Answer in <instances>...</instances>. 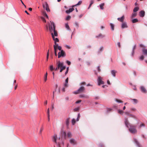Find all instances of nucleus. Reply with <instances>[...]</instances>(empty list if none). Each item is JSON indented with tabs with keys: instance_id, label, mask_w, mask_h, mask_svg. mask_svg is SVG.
<instances>
[{
	"instance_id": "f257e3e1",
	"label": "nucleus",
	"mask_w": 147,
	"mask_h": 147,
	"mask_svg": "<svg viewBox=\"0 0 147 147\" xmlns=\"http://www.w3.org/2000/svg\"><path fill=\"white\" fill-rule=\"evenodd\" d=\"M125 123L126 126L127 127H129V126L130 127L129 129V131L130 133L132 134H135L137 132V130L136 129V126L131 125L129 123L127 118H125Z\"/></svg>"
},
{
	"instance_id": "f03ea898",
	"label": "nucleus",
	"mask_w": 147,
	"mask_h": 147,
	"mask_svg": "<svg viewBox=\"0 0 147 147\" xmlns=\"http://www.w3.org/2000/svg\"><path fill=\"white\" fill-rule=\"evenodd\" d=\"M56 64L57 67L55 69L56 71L60 69V72H61L63 70L65 69V66L63 65V62H61L59 61L57 62Z\"/></svg>"
},
{
	"instance_id": "7ed1b4c3",
	"label": "nucleus",
	"mask_w": 147,
	"mask_h": 147,
	"mask_svg": "<svg viewBox=\"0 0 147 147\" xmlns=\"http://www.w3.org/2000/svg\"><path fill=\"white\" fill-rule=\"evenodd\" d=\"M51 23V25H49V27L50 26H52V28H53V32L54 33L53 34L54 35V36H57V32L56 30H55V25L54 23L53 22H51V21H50Z\"/></svg>"
},
{
	"instance_id": "20e7f679",
	"label": "nucleus",
	"mask_w": 147,
	"mask_h": 147,
	"mask_svg": "<svg viewBox=\"0 0 147 147\" xmlns=\"http://www.w3.org/2000/svg\"><path fill=\"white\" fill-rule=\"evenodd\" d=\"M85 88L84 86H81L77 90L74 91L73 92L74 94H77L83 92L85 90Z\"/></svg>"
},
{
	"instance_id": "39448f33",
	"label": "nucleus",
	"mask_w": 147,
	"mask_h": 147,
	"mask_svg": "<svg viewBox=\"0 0 147 147\" xmlns=\"http://www.w3.org/2000/svg\"><path fill=\"white\" fill-rule=\"evenodd\" d=\"M49 30L50 31V32L51 33V35L52 36V38L55 41V42H59V39L57 38H55V37L54 36V35L53 34V28L52 26H50L49 27Z\"/></svg>"
},
{
	"instance_id": "423d86ee",
	"label": "nucleus",
	"mask_w": 147,
	"mask_h": 147,
	"mask_svg": "<svg viewBox=\"0 0 147 147\" xmlns=\"http://www.w3.org/2000/svg\"><path fill=\"white\" fill-rule=\"evenodd\" d=\"M140 47L142 48V50L143 54L147 56V49H146L145 46L142 44H140Z\"/></svg>"
},
{
	"instance_id": "0eeeda50",
	"label": "nucleus",
	"mask_w": 147,
	"mask_h": 147,
	"mask_svg": "<svg viewBox=\"0 0 147 147\" xmlns=\"http://www.w3.org/2000/svg\"><path fill=\"white\" fill-rule=\"evenodd\" d=\"M65 53L63 50H61V51L59 52L58 53V58H60L61 57H65Z\"/></svg>"
},
{
	"instance_id": "6e6552de",
	"label": "nucleus",
	"mask_w": 147,
	"mask_h": 147,
	"mask_svg": "<svg viewBox=\"0 0 147 147\" xmlns=\"http://www.w3.org/2000/svg\"><path fill=\"white\" fill-rule=\"evenodd\" d=\"M103 78L102 77L100 76H98L97 81L98 82V85H100L101 84H104V82L102 80Z\"/></svg>"
},
{
	"instance_id": "1a4fd4ad",
	"label": "nucleus",
	"mask_w": 147,
	"mask_h": 147,
	"mask_svg": "<svg viewBox=\"0 0 147 147\" xmlns=\"http://www.w3.org/2000/svg\"><path fill=\"white\" fill-rule=\"evenodd\" d=\"M57 135L56 134H55L52 137V138L53 141V142H55L56 144H57Z\"/></svg>"
},
{
	"instance_id": "9d476101",
	"label": "nucleus",
	"mask_w": 147,
	"mask_h": 147,
	"mask_svg": "<svg viewBox=\"0 0 147 147\" xmlns=\"http://www.w3.org/2000/svg\"><path fill=\"white\" fill-rule=\"evenodd\" d=\"M140 89L141 91L144 93H146L147 91L146 88L143 86H141L140 87Z\"/></svg>"
},
{
	"instance_id": "9b49d317",
	"label": "nucleus",
	"mask_w": 147,
	"mask_h": 147,
	"mask_svg": "<svg viewBox=\"0 0 147 147\" xmlns=\"http://www.w3.org/2000/svg\"><path fill=\"white\" fill-rule=\"evenodd\" d=\"M71 144L73 145H74L77 144V142L73 138L70 139L69 140Z\"/></svg>"
},
{
	"instance_id": "f8f14e48",
	"label": "nucleus",
	"mask_w": 147,
	"mask_h": 147,
	"mask_svg": "<svg viewBox=\"0 0 147 147\" xmlns=\"http://www.w3.org/2000/svg\"><path fill=\"white\" fill-rule=\"evenodd\" d=\"M72 7V8H70L69 9V10L66 11L65 12L67 14H69L71 12L74 10V9L73 8V7Z\"/></svg>"
},
{
	"instance_id": "ddd939ff",
	"label": "nucleus",
	"mask_w": 147,
	"mask_h": 147,
	"mask_svg": "<svg viewBox=\"0 0 147 147\" xmlns=\"http://www.w3.org/2000/svg\"><path fill=\"white\" fill-rule=\"evenodd\" d=\"M45 4L46 7L45 9L47 11H50V9L49 8L48 4L46 2H45Z\"/></svg>"
},
{
	"instance_id": "4468645a",
	"label": "nucleus",
	"mask_w": 147,
	"mask_h": 147,
	"mask_svg": "<svg viewBox=\"0 0 147 147\" xmlns=\"http://www.w3.org/2000/svg\"><path fill=\"white\" fill-rule=\"evenodd\" d=\"M128 27L127 23L125 22H123L122 23L121 25V28H127Z\"/></svg>"
},
{
	"instance_id": "2eb2a0df",
	"label": "nucleus",
	"mask_w": 147,
	"mask_h": 147,
	"mask_svg": "<svg viewBox=\"0 0 147 147\" xmlns=\"http://www.w3.org/2000/svg\"><path fill=\"white\" fill-rule=\"evenodd\" d=\"M117 73V71L115 70H112L111 71V73L113 77H115L116 76V73Z\"/></svg>"
},
{
	"instance_id": "dca6fc26",
	"label": "nucleus",
	"mask_w": 147,
	"mask_h": 147,
	"mask_svg": "<svg viewBox=\"0 0 147 147\" xmlns=\"http://www.w3.org/2000/svg\"><path fill=\"white\" fill-rule=\"evenodd\" d=\"M130 100L134 104H136L138 102V100L136 99H131Z\"/></svg>"
},
{
	"instance_id": "f3484780",
	"label": "nucleus",
	"mask_w": 147,
	"mask_h": 147,
	"mask_svg": "<svg viewBox=\"0 0 147 147\" xmlns=\"http://www.w3.org/2000/svg\"><path fill=\"white\" fill-rule=\"evenodd\" d=\"M145 14V12L144 11H142L139 12V15L141 17H143Z\"/></svg>"
},
{
	"instance_id": "a211bd4d",
	"label": "nucleus",
	"mask_w": 147,
	"mask_h": 147,
	"mask_svg": "<svg viewBox=\"0 0 147 147\" xmlns=\"http://www.w3.org/2000/svg\"><path fill=\"white\" fill-rule=\"evenodd\" d=\"M124 19V16H123L121 18H117V20L121 22H123Z\"/></svg>"
},
{
	"instance_id": "6ab92c4d",
	"label": "nucleus",
	"mask_w": 147,
	"mask_h": 147,
	"mask_svg": "<svg viewBox=\"0 0 147 147\" xmlns=\"http://www.w3.org/2000/svg\"><path fill=\"white\" fill-rule=\"evenodd\" d=\"M134 142L136 144L137 146L138 147H141L140 144L139 142H138V140L136 139L135 138H134Z\"/></svg>"
},
{
	"instance_id": "aec40b11",
	"label": "nucleus",
	"mask_w": 147,
	"mask_h": 147,
	"mask_svg": "<svg viewBox=\"0 0 147 147\" xmlns=\"http://www.w3.org/2000/svg\"><path fill=\"white\" fill-rule=\"evenodd\" d=\"M136 45H135L134 46V47H133V48H132V53H131V55H132V56H133L134 55V50L136 49Z\"/></svg>"
},
{
	"instance_id": "412c9836",
	"label": "nucleus",
	"mask_w": 147,
	"mask_h": 147,
	"mask_svg": "<svg viewBox=\"0 0 147 147\" xmlns=\"http://www.w3.org/2000/svg\"><path fill=\"white\" fill-rule=\"evenodd\" d=\"M105 5V3H102L100 4L99 6L100 8V9H102L103 10L104 9V7L103 6Z\"/></svg>"
},
{
	"instance_id": "4be33fe9",
	"label": "nucleus",
	"mask_w": 147,
	"mask_h": 147,
	"mask_svg": "<svg viewBox=\"0 0 147 147\" xmlns=\"http://www.w3.org/2000/svg\"><path fill=\"white\" fill-rule=\"evenodd\" d=\"M110 25L111 26V28L112 30H113L114 29V25L111 23L110 24Z\"/></svg>"
},
{
	"instance_id": "5701e85b",
	"label": "nucleus",
	"mask_w": 147,
	"mask_h": 147,
	"mask_svg": "<svg viewBox=\"0 0 147 147\" xmlns=\"http://www.w3.org/2000/svg\"><path fill=\"white\" fill-rule=\"evenodd\" d=\"M80 98H88V96H85V95H84V94H83L80 95Z\"/></svg>"
},
{
	"instance_id": "b1692460",
	"label": "nucleus",
	"mask_w": 147,
	"mask_h": 147,
	"mask_svg": "<svg viewBox=\"0 0 147 147\" xmlns=\"http://www.w3.org/2000/svg\"><path fill=\"white\" fill-rule=\"evenodd\" d=\"M42 13L43 16H45L48 19V16L47 14V13H46L45 12L43 11Z\"/></svg>"
},
{
	"instance_id": "393cba45",
	"label": "nucleus",
	"mask_w": 147,
	"mask_h": 147,
	"mask_svg": "<svg viewBox=\"0 0 147 147\" xmlns=\"http://www.w3.org/2000/svg\"><path fill=\"white\" fill-rule=\"evenodd\" d=\"M105 36L104 35H102L101 34H100L98 36H96V38H99V37L103 38Z\"/></svg>"
},
{
	"instance_id": "a878e982",
	"label": "nucleus",
	"mask_w": 147,
	"mask_h": 147,
	"mask_svg": "<svg viewBox=\"0 0 147 147\" xmlns=\"http://www.w3.org/2000/svg\"><path fill=\"white\" fill-rule=\"evenodd\" d=\"M47 74H48L47 73V72L46 73V74H45V76H44V81L45 82H46L47 80Z\"/></svg>"
},
{
	"instance_id": "bb28decb",
	"label": "nucleus",
	"mask_w": 147,
	"mask_h": 147,
	"mask_svg": "<svg viewBox=\"0 0 147 147\" xmlns=\"http://www.w3.org/2000/svg\"><path fill=\"white\" fill-rule=\"evenodd\" d=\"M139 7H135L133 9V11L134 12H135L137 11H138V10H139Z\"/></svg>"
},
{
	"instance_id": "cd10ccee",
	"label": "nucleus",
	"mask_w": 147,
	"mask_h": 147,
	"mask_svg": "<svg viewBox=\"0 0 147 147\" xmlns=\"http://www.w3.org/2000/svg\"><path fill=\"white\" fill-rule=\"evenodd\" d=\"M65 27L68 30H69L70 29L68 23H66L65 24Z\"/></svg>"
},
{
	"instance_id": "c85d7f7f",
	"label": "nucleus",
	"mask_w": 147,
	"mask_h": 147,
	"mask_svg": "<svg viewBox=\"0 0 147 147\" xmlns=\"http://www.w3.org/2000/svg\"><path fill=\"white\" fill-rule=\"evenodd\" d=\"M82 3V1H79L77 4H76L75 5H73L72 7H74L75 6L77 5H80Z\"/></svg>"
},
{
	"instance_id": "c756f323",
	"label": "nucleus",
	"mask_w": 147,
	"mask_h": 147,
	"mask_svg": "<svg viewBox=\"0 0 147 147\" xmlns=\"http://www.w3.org/2000/svg\"><path fill=\"white\" fill-rule=\"evenodd\" d=\"M104 49V47H101L98 50V53H100L102 52Z\"/></svg>"
},
{
	"instance_id": "7c9ffc66",
	"label": "nucleus",
	"mask_w": 147,
	"mask_h": 147,
	"mask_svg": "<svg viewBox=\"0 0 147 147\" xmlns=\"http://www.w3.org/2000/svg\"><path fill=\"white\" fill-rule=\"evenodd\" d=\"M138 21V20L137 18H135L134 19L132 20V22L133 23H135Z\"/></svg>"
},
{
	"instance_id": "2f4dec72",
	"label": "nucleus",
	"mask_w": 147,
	"mask_h": 147,
	"mask_svg": "<svg viewBox=\"0 0 147 147\" xmlns=\"http://www.w3.org/2000/svg\"><path fill=\"white\" fill-rule=\"evenodd\" d=\"M66 123L67 126H68L69 124V119H66Z\"/></svg>"
},
{
	"instance_id": "473e14b6",
	"label": "nucleus",
	"mask_w": 147,
	"mask_h": 147,
	"mask_svg": "<svg viewBox=\"0 0 147 147\" xmlns=\"http://www.w3.org/2000/svg\"><path fill=\"white\" fill-rule=\"evenodd\" d=\"M137 16V13H133L132 15L131 16V18L135 17Z\"/></svg>"
},
{
	"instance_id": "72a5a7b5",
	"label": "nucleus",
	"mask_w": 147,
	"mask_h": 147,
	"mask_svg": "<svg viewBox=\"0 0 147 147\" xmlns=\"http://www.w3.org/2000/svg\"><path fill=\"white\" fill-rule=\"evenodd\" d=\"M115 100L117 102H118V103H122L123 102L121 100H120L117 99H116Z\"/></svg>"
},
{
	"instance_id": "f704fd0d",
	"label": "nucleus",
	"mask_w": 147,
	"mask_h": 147,
	"mask_svg": "<svg viewBox=\"0 0 147 147\" xmlns=\"http://www.w3.org/2000/svg\"><path fill=\"white\" fill-rule=\"evenodd\" d=\"M67 136L69 137H70L71 136V134L70 132H68L67 133Z\"/></svg>"
},
{
	"instance_id": "c9c22d12",
	"label": "nucleus",
	"mask_w": 147,
	"mask_h": 147,
	"mask_svg": "<svg viewBox=\"0 0 147 147\" xmlns=\"http://www.w3.org/2000/svg\"><path fill=\"white\" fill-rule=\"evenodd\" d=\"M76 123L75 120L74 119H73L72 120V125H74Z\"/></svg>"
},
{
	"instance_id": "e433bc0d",
	"label": "nucleus",
	"mask_w": 147,
	"mask_h": 147,
	"mask_svg": "<svg viewBox=\"0 0 147 147\" xmlns=\"http://www.w3.org/2000/svg\"><path fill=\"white\" fill-rule=\"evenodd\" d=\"M50 70L52 71L54 69L53 67V65H51L50 67Z\"/></svg>"
},
{
	"instance_id": "4c0bfd02",
	"label": "nucleus",
	"mask_w": 147,
	"mask_h": 147,
	"mask_svg": "<svg viewBox=\"0 0 147 147\" xmlns=\"http://www.w3.org/2000/svg\"><path fill=\"white\" fill-rule=\"evenodd\" d=\"M54 49L55 53H57V48H56V47L54 46Z\"/></svg>"
},
{
	"instance_id": "58836bf2",
	"label": "nucleus",
	"mask_w": 147,
	"mask_h": 147,
	"mask_svg": "<svg viewBox=\"0 0 147 147\" xmlns=\"http://www.w3.org/2000/svg\"><path fill=\"white\" fill-rule=\"evenodd\" d=\"M144 58V56L143 55H141L140 57V60H143Z\"/></svg>"
},
{
	"instance_id": "ea45409f",
	"label": "nucleus",
	"mask_w": 147,
	"mask_h": 147,
	"mask_svg": "<svg viewBox=\"0 0 147 147\" xmlns=\"http://www.w3.org/2000/svg\"><path fill=\"white\" fill-rule=\"evenodd\" d=\"M80 114L79 113L78 114V117L76 119V120L77 121H78L79 120V119L80 118Z\"/></svg>"
},
{
	"instance_id": "a19ab883",
	"label": "nucleus",
	"mask_w": 147,
	"mask_h": 147,
	"mask_svg": "<svg viewBox=\"0 0 147 147\" xmlns=\"http://www.w3.org/2000/svg\"><path fill=\"white\" fill-rule=\"evenodd\" d=\"M129 116L134 118H136V117L135 115L133 114H130Z\"/></svg>"
},
{
	"instance_id": "79ce46f5",
	"label": "nucleus",
	"mask_w": 147,
	"mask_h": 147,
	"mask_svg": "<svg viewBox=\"0 0 147 147\" xmlns=\"http://www.w3.org/2000/svg\"><path fill=\"white\" fill-rule=\"evenodd\" d=\"M55 45H54L53 47H54V46H55L56 47V48H57L59 46V45L58 44H57L56 43V42H55Z\"/></svg>"
},
{
	"instance_id": "37998d69",
	"label": "nucleus",
	"mask_w": 147,
	"mask_h": 147,
	"mask_svg": "<svg viewBox=\"0 0 147 147\" xmlns=\"http://www.w3.org/2000/svg\"><path fill=\"white\" fill-rule=\"evenodd\" d=\"M118 113L120 114H121L123 113V112L122 110H118Z\"/></svg>"
},
{
	"instance_id": "c03bdc74",
	"label": "nucleus",
	"mask_w": 147,
	"mask_h": 147,
	"mask_svg": "<svg viewBox=\"0 0 147 147\" xmlns=\"http://www.w3.org/2000/svg\"><path fill=\"white\" fill-rule=\"evenodd\" d=\"M65 47L68 49H70L71 48V47L69 45H65Z\"/></svg>"
},
{
	"instance_id": "a18cd8bd",
	"label": "nucleus",
	"mask_w": 147,
	"mask_h": 147,
	"mask_svg": "<svg viewBox=\"0 0 147 147\" xmlns=\"http://www.w3.org/2000/svg\"><path fill=\"white\" fill-rule=\"evenodd\" d=\"M49 50H48V51L47 53V59H46V60H47V61H48V58H49Z\"/></svg>"
},
{
	"instance_id": "49530a36",
	"label": "nucleus",
	"mask_w": 147,
	"mask_h": 147,
	"mask_svg": "<svg viewBox=\"0 0 147 147\" xmlns=\"http://www.w3.org/2000/svg\"><path fill=\"white\" fill-rule=\"evenodd\" d=\"M41 19L42 20V21L43 22H46V20L43 17H41Z\"/></svg>"
},
{
	"instance_id": "de8ad7c7",
	"label": "nucleus",
	"mask_w": 147,
	"mask_h": 147,
	"mask_svg": "<svg viewBox=\"0 0 147 147\" xmlns=\"http://www.w3.org/2000/svg\"><path fill=\"white\" fill-rule=\"evenodd\" d=\"M130 110L133 111H135L136 109L134 108H132L130 109Z\"/></svg>"
},
{
	"instance_id": "09e8293b",
	"label": "nucleus",
	"mask_w": 147,
	"mask_h": 147,
	"mask_svg": "<svg viewBox=\"0 0 147 147\" xmlns=\"http://www.w3.org/2000/svg\"><path fill=\"white\" fill-rule=\"evenodd\" d=\"M71 18V16H68L66 18V19L67 20H69Z\"/></svg>"
},
{
	"instance_id": "8fccbe9b",
	"label": "nucleus",
	"mask_w": 147,
	"mask_h": 147,
	"mask_svg": "<svg viewBox=\"0 0 147 147\" xmlns=\"http://www.w3.org/2000/svg\"><path fill=\"white\" fill-rule=\"evenodd\" d=\"M58 49L59 50V51H61V50H61V47L60 46H58L57 47V49Z\"/></svg>"
},
{
	"instance_id": "3c124183",
	"label": "nucleus",
	"mask_w": 147,
	"mask_h": 147,
	"mask_svg": "<svg viewBox=\"0 0 147 147\" xmlns=\"http://www.w3.org/2000/svg\"><path fill=\"white\" fill-rule=\"evenodd\" d=\"M79 110V108L78 107L74 109V111H77Z\"/></svg>"
},
{
	"instance_id": "603ef678",
	"label": "nucleus",
	"mask_w": 147,
	"mask_h": 147,
	"mask_svg": "<svg viewBox=\"0 0 147 147\" xmlns=\"http://www.w3.org/2000/svg\"><path fill=\"white\" fill-rule=\"evenodd\" d=\"M42 7L44 9H45V2L42 4Z\"/></svg>"
},
{
	"instance_id": "864d4df0",
	"label": "nucleus",
	"mask_w": 147,
	"mask_h": 147,
	"mask_svg": "<svg viewBox=\"0 0 147 147\" xmlns=\"http://www.w3.org/2000/svg\"><path fill=\"white\" fill-rule=\"evenodd\" d=\"M43 127H42L41 128L40 130V134L41 133L42 131H43Z\"/></svg>"
},
{
	"instance_id": "5fc2aeb1",
	"label": "nucleus",
	"mask_w": 147,
	"mask_h": 147,
	"mask_svg": "<svg viewBox=\"0 0 147 147\" xmlns=\"http://www.w3.org/2000/svg\"><path fill=\"white\" fill-rule=\"evenodd\" d=\"M68 83L65 82L64 84V86L66 87H67L68 86Z\"/></svg>"
},
{
	"instance_id": "6e6d98bb",
	"label": "nucleus",
	"mask_w": 147,
	"mask_h": 147,
	"mask_svg": "<svg viewBox=\"0 0 147 147\" xmlns=\"http://www.w3.org/2000/svg\"><path fill=\"white\" fill-rule=\"evenodd\" d=\"M82 101V100H78L76 102V104H78L79 103H80V102H81Z\"/></svg>"
},
{
	"instance_id": "4d7b16f0",
	"label": "nucleus",
	"mask_w": 147,
	"mask_h": 147,
	"mask_svg": "<svg viewBox=\"0 0 147 147\" xmlns=\"http://www.w3.org/2000/svg\"><path fill=\"white\" fill-rule=\"evenodd\" d=\"M90 4L92 5L94 3V0H91L90 1Z\"/></svg>"
},
{
	"instance_id": "13d9d810",
	"label": "nucleus",
	"mask_w": 147,
	"mask_h": 147,
	"mask_svg": "<svg viewBox=\"0 0 147 147\" xmlns=\"http://www.w3.org/2000/svg\"><path fill=\"white\" fill-rule=\"evenodd\" d=\"M66 62L69 65H70L71 64V62L68 61H67Z\"/></svg>"
},
{
	"instance_id": "bf43d9fd",
	"label": "nucleus",
	"mask_w": 147,
	"mask_h": 147,
	"mask_svg": "<svg viewBox=\"0 0 147 147\" xmlns=\"http://www.w3.org/2000/svg\"><path fill=\"white\" fill-rule=\"evenodd\" d=\"M100 66H98L97 67V69L99 72H100L101 70L100 69Z\"/></svg>"
},
{
	"instance_id": "052dcab7",
	"label": "nucleus",
	"mask_w": 147,
	"mask_h": 147,
	"mask_svg": "<svg viewBox=\"0 0 147 147\" xmlns=\"http://www.w3.org/2000/svg\"><path fill=\"white\" fill-rule=\"evenodd\" d=\"M47 113L48 115H49V109L48 108L47 109Z\"/></svg>"
},
{
	"instance_id": "680f3d73",
	"label": "nucleus",
	"mask_w": 147,
	"mask_h": 147,
	"mask_svg": "<svg viewBox=\"0 0 147 147\" xmlns=\"http://www.w3.org/2000/svg\"><path fill=\"white\" fill-rule=\"evenodd\" d=\"M85 84L86 82H82L80 84L81 85H82Z\"/></svg>"
},
{
	"instance_id": "e2e57ef3",
	"label": "nucleus",
	"mask_w": 147,
	"mask_h": 147,
	"mask_svg": "<svg viewBox=\"0 0 147 147\" xmlns=\"http://www.w3.org/2000/svg\"><path fill=\"white\" fill-rule=\"evenodd\" d=\"M68 78H67L65 80V82H66V83H68Z\"/></svg>"
},
{
	"instance_id": "0e129e2a",
	"label": "nucleus",
	"mask_w": 147,
	"mask_h": 147,
	"mask_svg": "<svg viewBox=\"0 0 147 147\" xmlns=\"http://www.w3.org/2000/svg\"><path fill=\"white\" fill-rule=\"evenodd\" d=\"M62 133L63 134V135H64V137H65V138L66 137V134L65 132L64 131L62 132Z\"/></svg>"
},
{
	"instance_id": "69168bd1",
	"label": "nucleus",
	"mask_w": 147,
	"mask_h": 147,
	"mask_svg": "<svg viewBox=\"0 0 147 147\" xmlns=\"http://www.w3.org/2000/svg\"><path fill=\"white\" fill-rule=\"evenodd\" d=\"M125 113L126 115L128 116L130 114L128 112H125Z\"/></svg>"
},
{
	"instance_id": "338daca9",
	"label": "nucleus",
	"mask_w": 147,
	"mask_h": 147,
	"mask_svg": "<svg viewBox=\"0 0 147 147\" xmlns=\"http://www.w3.org/2000/svg\"><path fill=\"white\" fill-rule=\"evenodd\" d=\"M57 146L58 147H61L60 145V143L59 142L57 143Z\"/></svg>"
},
{
	"instance_id": "774afa93",
	"label": "nucleus",
	"mask_w": 147,
	"mask_h": 147,
	"mask_svg": "<svg viewBox=\"0 0 147 147\" xmlns=\"http://www.w3.org/2000/svg\"><path fill=\"white\" fill-rule=\"evenodd\" d=\"M145 126V125L144 124V123H142L141 124H140V127H142V126Z\"/></svg>"
}]
</instances>
